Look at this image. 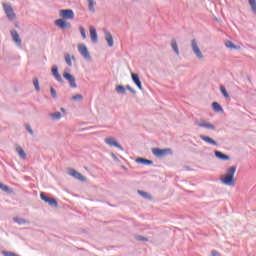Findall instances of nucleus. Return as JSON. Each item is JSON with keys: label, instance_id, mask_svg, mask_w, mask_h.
Instances as JSON below:
<instances>
[{"label": "nucleus", "instance_id": "obj_1", "mask_svg": "<svg viewBox=\"0 0 256 256\" xmlns=\"http://www.w3.org/2000/svg\"><path fill=\"white\" fill-rule=\"evenodd\" d=\"M152 154L154 155V157H159V158L167 157V155H173V149H171V148H165V149L153 148Z\"/></svg>", "mask_w": 256, "mask_h": 256}, {"label": "nucleus", "instance_id": "obj_2", "mask_svg": "<svg viewBox=\"0 0 256 256\" xmlns=\"http://www.w3.org/2000/svg\"><path fill=\"white\" fill-rule=\"evenodd\" d=\"M64 79L68 81L70 87L72 89H77V83L75 82V76H73L71 73H69V68H66L63 73Z\"/></svg>", "mask_w": 256, "mask_h": 256}, {"label": "nucleus", "instance_id": "obj_3", "mask_svg": "<svg viewBox=\"0 0 256 256\" xmlns=\"http://www.w3.org/2000/svg\"><path fill=\"white\" fill-rule=\"evenodd\" d=\"M3 9L9 21H13L16 17L13 7H11L9 4H3Z\"/></svg>", "mask_w": 256, "mask_h": 256}, {"label": "nucleus", "instance_id": "obj_4", "mask_svg": "<svg viewBox=\"0 0 256 256\" xmlns=\"http://www.w3.org/2000/svg\"><path fill=\"white\" fill-rule=\"evenodd\" d=\"M191 47L194 55H196L198 59H203V53L201 52V49H199V44L197 43V40L193 39L191 41Z\"/></svg>", "mask_w": 256, "mask_h": 256}, {"label": "nucleus", "instance_id": "obj_5", "mask_svg": "<svg viewBox=\"0 0 256 256\" xmlns=\"http://www.w3.org/2000/svg\"><path fill=\"white\" fill-rule=\"evenodd\" d=\"M78 51L80 55L86 59V61H91V55L89 54V50L85 44H78Z\"/></svg>", "mask_w": 256, "mask_h": 256}, {"label": "nucleus", "instance_id": "obj_6", "mask_svg": "<svg viewBox=\"0 0 256 256\" xmlns=\"http://www.w3.org/2000/svg\"><path fill=\"white\" fill-rule=\"evenodd\" d=\"M59 15L62 19H75V12L71 9L60 10Z\"/></svg>", "mask_w": 256, "mask_h": 256}, {"label": "nucleus", "instance_id": "obj_7", "mask_svg": "<svg viewBox=\"0 0 256 256\" xmlns=\"http://www.w3.org/2000/svg\"><path fill=\"white\" fill-rule=\"evenodd\" d=\"M221 182L223 183V185H227L228 187H233V185H235V178L231 176H227V174H224L221 177Z\"/></svg>", "mask_w": 256, "mask_h": 256}, {"label": "nucleus", "instance_id": "obj_8", "mask_svg": "<svg viewBox=\"0 0 256 256\" xmlns=\"http://www.w3.org/2000/svg\"><path fill=\"white\" fill-rule=\"evenodd\" d=\"M105 144L109 145L110 147H116L117 149H120V151H123V146L115 141V138L109 137L105 138Z\"/></svg>", "mask_w": 256, "mask_h": 256}, {"label": "nucleus", "instance_id": "obj_9", "mask_svg": "<svg viewBox=\"0 0 256 256\" xmlns=\"http://www.w3.org/2000/svg\"><path fill=\"white\" fill-rule=\"evenodd\" d=\"M68 174L71 175V177H74V179H78V181H87L85 176L81 175V173H79L73 168L68 170Z\"/></svg>", "mask_w": 256, "mask_h": 256}, {"label": "nucleus", "instance_id": "obj_10", "mask_svg": "<svg viewBox=\"0 0 256 256\" xmlns=\"http://www.w3.org/2000/svg\"><path fill=\"white\" fill-rule=\"evenodd\" d=\"M131 77H132L133 83L136 84V86L138 87V89H139L140 91H143V84L141 83V79L139 78V74H137V73H132V74H131Z\"/></svg>", "mask_w": 256, "mask_h": 256}, {"label": "nucleus", "instance_id": "obj_11", "mask_svg": "<svg viewBox=\"0 0 256 256\" xmlns=\"http://www.w3.org/2000/svg\"><path fill=\"white\" fill-rule=\"evenodd\" d=\"M198 127H202L204 129H209L210 131H215V125L205 122V120H201L197 123Z\"/></svg>", "mask_w": 256, "mask_h": 256}, {"label": "nucleus", "instance_id": "obj_12", "mask_svg": "<svg viewBox=\"0 0 256 256\" xmlns=\"http://www.w3.org/2000/svg\"><path fill=\"white\" fill-rule=\"evenodd\" d=\"M55 25L57 27H60V29H67V28L70 29V27H71V23L65 22V20H63V19L56 20Z\"/></svg>", "mask_w": 256, "mask_h": 256}, {"label": "nucleus", "instance_id": "obj_13", "mask_svg": "<svg viewBox=\"0 0 256 256\" xmlns=\"http://www.w3.org/2000/svg\"><path fill=\"white\" fill-rule=\"evenodd\" d=\"M214 155H215V157H217V159H220V161H229V159H231V157L229 155L224 154L223 152H221L219 150H215Z\"/></svg>", "mask_w": 256, "mask_h": 256}, {"label": "nucleus", "instance_id": "obj_14", "mask_svg": "<svg viewBox=\"0 0 256 256\" xmlns=\"http://www.w3.org/2000/svg\"><path fill=\"white\" fill-rule=\"evenodd\" d=\"M200 139L202 141H205V143H208V145H214V146H217L219 145L217 143V141H215L213 138L209 137V136H206V135H203V134H200Z\"/></svg>", "mask_w": 256, "mask_h": 256}, {"label": "nucleus", "instance_id": "obj_15", "mask_svg": "<svg viewBox=\"0 0 256 256\" xmlns=\"http://www.w3.org/2000/svg\"><path fill=\"white\" fill-rule=\"evenodd\" d=\"M52 75L55 77L58 83H63V77H61V75L59 74V68H57V66L52 67Z\"/></svg>", "mask_w": 256, "mask_h": 256}, {"label": "nucleus", "instance_id": "obj_16", "mask_svg": "<svg viewBox=\"0 0 256 256\" xmlns=\"http://www.w3.org/2000/svg\"><path fill=\"white\" fill-rule=\"evenodd\" d=\"M11 36H12L14 43H16V45L18 47H21L22 41H21V37H19V33H17L16 30H13V31H11Z\"/></svg>", "mask_w": 256, "mask_h": 256}, {"label": "nucleus", "instance_id": "obj_17", "mask_svg": "<svg viewBox=\"0 0 256 256\" xmlns=\"http://www.w3.org/2000/svg\"><path fill=\"white\" fill-rule=\"evenodd\" d=\"M105 40L107 41V44L109 47H113L114 42H113V35H111V32L105 31Z\"/></svg>", "mask_w": 256, "mask_h": 256}, {"label": "nucleus", "instance_id": "obj_18", "mask_svg": "<svg viewBox=\"0 0 256 256\" xmlns=\"http://www.w3.org/2000/svg\"><path fill=\"white\" fill-rule=\"evenodd\" d=\"M136 163H139L140 165H153L152 160H149L143 157L136 158Z\"/></svg>", "mask_w": 256, "mask_h": 256}, {"label": "nucleus", "instance_id": "obj_19", "mask_svg": "<svg viewBox=\"0 0 256 256\" xmlns=\"http://www.w3.org/2000/svg\"><path fill=\"white\" fill-rule=\"evenodd\" d=\"M88 4V11L90 13H95V7L97 6V1L95 0H86Z\"/></svg>", "mask_w": 256, "mask_h": 256}, {"label": "nucleus", "instance_id": "obj_20", "mask_svg": "<svg viewBox=\"0 0 256 256\" xmlns=\"http://www.w3.org/2000/svg\"><path fill=\"white\" fill-rule=\"evenodd\" d=\"M90 37L93 43H97L98 36H97V29H95V27H90Z\"/></svg>", "mask_w": 256, "mask_h": 256}, {"label": "nucleus", "instance_id": "obj_21", "mask_svg": "<svg viewBox=\"0 0 256 256\" xmlns=\"http://www.w3.org/2000/svg\"><path fill=\"white\" fill-rule=\"evenodd\" d=\"M171 47H172V50L174 51L175 55L179 56L180 52H179V45H177V40H175V39L171 40Z\"/></svg>", "mask_w": 256, "mask_h": 256}, {"label": "nucleus", "instance_id": "obj_22", "mask_svg": "<svg viewBox=\"0 0 256 256\" xmlns=\"http://www.w3.org/2000/svg\"><path fill=\"white\" fill-rule=\"evenodd\" d=\"M237 172V166H231L230 168L227 169L226 175L228 177L235 178V173Z\"/></svg>", "mask_w": 256, "mask_h": 256}, {"label": "nucleus", "instance_id": "obj_23", "mask_svg": "<svg viewBox=\"0 0 256 256\" xmlns=\"http://www.w3.org/2000/svg\"><path fill=\"white\" fill-rule=\"evenodd\" d=\"M212 109L216 113H223V107L218 102H213L212 103Z\"/></svg>", "mask_w": 256, "mask_h": 256}, {"label": "nucleus", "instance_id": "obj_24", "mask_svg": "<svg viewBox=\"0 0 256 256\" xmlns=\"http://www.w3.org/2000/svg\"><path fill=\"white\" fill-rule=\"evenodd\" d=\"M16 152L18 153L19 157H21V159H27V154L25 153V150L21 148V146L16 147Z\"/></svg>", "mask_w": 256, "mask_h": 256}, {"label": "nucleus", "instance_id": "obj_25", "mask_svg": "<svg viewBox=\"0 0 256 256\" xmlns=\"http://www.w3.org/2000/svg\"><path fill=\"white\" fill-rule=\"evenodd\" d=\"M116 92L119 95H126L127 94V89L123 85H118V86H116Z\"/></svg>", "mask_w": 256, "mask_h": 256}, {"label": "nucleus", "instance_id": "obj_26", "mask_svg": "<svg viewBox=\"0 0 256 256\" xmlns=\"http://www.w3.org/2000/svg\"><path fill=\"white\" fill-rule=\"evenodd\" d=\"M49 116L53 121H59L62 117L61 112L50 113Z\"/></svg>", "mask_w": 256, "mask_h": 256}, {"label": "nucleus", "instance_id": "obj_27", "mask_svg": "<svg viewBox=\"0 0 256 256\" xmlns=\"http://www.w3.org/2000/svg\"><path fill=\"white\" fill-rule=\"evenodd\" d=\"M14 223H17L18 225H27L29 223L27 220L19 217H14L13 218Z\"/></svg>", "mask_w": 256, "mask_h": 256}, {"label": "nucleus", "instance_id": "obj_28", "mask_svg": "<svg viewBox=\"0 0 256 256\" xmlns=\"http://www.w3.org/2000/svg\"><path fill=\"white\" fill-rule=\"evenodd\" d=\"M46 203H48L50 207H58L59 205V203L57 202V199L55 198H48V200H46Z\"/></svg>", "mask_w": 256, "mask_h": 256}, {"label": "nucleus", "instance_id": "obj_29", "mask_svg": "<svg viewBox=\"0 0 256 256\" xmlns=\"http://www.w3.org/2000/svg\"><path fill=\"white\" fill-rule=\"evenodd\" d=\"M64 58L68 65H72L73 61H75V56H71L70 54H65Z\"/></svg>", "mask_w": 256, "mask_h": 256}, {"label": "nucleus", "instance_id": "obj_30", "mask_svg": "<svg viewBox=\"0 0 256 256\" xmlns=\"http://www.w3.org/2000/svg\"><path fill=\"white\" fill-rule=\"evenodd\" d=\"M225 46L227 47V49H231V51L237 49V46L233 42H231L230 40H227L225 42Z\"/></svg>", "mask_w": 256, "mask_h": 256}, {"label": "nucleus", "instance_id": "obj_31", "mask_svg": "<svg viewBox=\"0 0 256 256\" xmlns=\"http://www.w3.org/2000/svg\"><path fill=\"white\" fill-rule=\"evenodd\" d=\"M220 91L225 99H229V93L227 92V88L225 86H220Z\"/></svg>", "mask_w": 256, "mask_h": 256}, {"label": "nucleus", "instance_id": "obj_32", "mask_svg": "<svg viewBox=\"0 0 256 256\" xmlns=\"http://www.w3.org/2000/svg\"><path fill=\"white\" fill-rule=\"evenodd\" d=\"M248 3L252 9L254 15H256V0H248Z\"/></svg>", "mask_w": 256, "mask_h": 256}, {"label": "nucleus", "instance_id": "obj_33", "mask_svg": "<svg viewBox=\"0 0 256 256\" xmlns=\"http://www.w3.org/2000/svg\"><path fill=\"white\" fill-rule=\"evenodd\" d=\"M138 194L144 199H151V195L143 190H138Z\"/></svg>", "mask_w": 256, "mask_h": 256}, {"label": "nucleus", "instance_id": "obj_34", "mask_svg": "<svg viewBox=\"0 0 256 256\" xmlns=\"http://www.w3.org/2000/svg\"><path fill=\"white\" fill-rule=\"evenodd\" d=\"M33 85H34L36 91H41V87L39 86V79L38 78L33 79Z\"/></svg>", "mask_w": 256, "mask_h": 256}, {"label": "nucleus", "instance_id": "obj_35", "mask_svg": "<svg viewBox=\"0 0 256 256\" xmlns=\"http://www.w3.org/2000/svg\"><path fill=\"white\" fill-rule=\"evenodd\" d=\"M80 34L82 35L83 39H87V33L85 32V28L83 26L79 27Z\"/></svg>", "mask_w": 256, "mask_h": 256}, {"label": "nucleus", "instance_id": "obj_36", "mask_svg": "<svg viewBox=\"0 0 256 256\" xmlns=\"http://www.w3.org/2000/svg\"><path fill=\"white\" fill-rule=\"evenodd\" d=\"M73 101H83V95L81 94H76L72 97Z\"/></svg>", "mask_w": 256, "mask_h": 256}, {"label": "nucleus", "instance_id": "obj_37", "mask_svg": "<svg viewBox=\"0 0 256 256\" xmlns=\"http://www.w3.org/2000/svg\"><path fill=\"white\" fill-rule=\"evenodd\" d=\"M50 93H51V97L53 99H57V90H55V88L51 87L50 88Z\"/></svg>", "mask_w": 256, "mask_h": 256}, {"label": "nucleus", "instance_id": "obj_38", "mask_svg": "<svg viewBox=\"0 0 256 256\" xmlns=\"http://www.w3.org/2000/svg\"><path fill=\"white\" fill-rule=\"evenodd\" d=\"M50 197H48L44 192H41L40 199L46 203L49 200Z\"/></svg>", "mask_w": 256, "mask_h": 256}, {"label": "nucleus", "instance_id": "obj_39", "mask_svg": "<svg viewBox=\"0 0 256 256\" xmlns=\"http://www.w3.org/2000/svg\"><path fill=\"white\" fill-rule=\"evenodd\" d=\"M136 241H149V238L138 235L136 236Z\"/></svg>", "mask_w": 256, "mask_h": 256}, {"label": "nucleus", "instance_id": "obj_40", "mask_svg": "<svg viewBox=\"0 0 256 256\" xmlns=\"http://www.w3.org/2000/svg\"><path fill=\"white\" fill-rule=\"evenodd\" d=\"M0 189L2 190V191H9V186H7V185H4L3 183H1L0 182Z\"/></svg>", "mask_w": 256, "mask_h": 256}, {"label": "nucleus", "instance_id": "obj_41", "mask_svg": "<svg viewBox=\"0 0 256 256\" xmlns=\"http://www.w3.org/2000/svg\"><path fill=\"white\" fill-rule=\"evenodd\" d=\"M126 89H127L128 91H130V93H132L133 95H135V94L137 93V91H135V89H133L130 85H127V86H126Z\"/></svg>", "mask_w": 256, "mask_h": 256}, {"label": "nucleus", "instance_id": "obj_42", "mask_svg": "<svg viewBox=\"0 0 256 256\" xmlns=\"http://www.w3.org/2000/svg\"><path fill=\"white\" fill-rule=\"evenodd\" d=\"M26 131H28V133H30V135H33V128H31V125H29V124L26 125Z\"/></svg>", "mask_w": 256, "mask_h": 256}, {"label": "nucleus", "instance_id": "obj_43", "mask_svg": "<svg viewBox=\"0 0 256 256\" xmlns=\"http://www.w3.org/2000/svg\"><path fill=\"white\" fill-rule=\"evenodd\" d=\"M111 157L116 163H119V158L115 155V153H111Z\"/></svg>", "mask_w": 256, "mask_h": 256}, {"label": "nucleus", "instance_id": "obj_44", "mask_svg": "<svg viewBox=\"0 0 256 256\" xmlns=\"http://www.w3.org/2000/svg\"><path fill=\"white\" fill-rule=\"evenodd\" d=\"M211 256H221V253H219L217 250H212Z\"/></svg>", "mask_w": 256, "mask_h": 256}, {"label": "nucleus", "instance_id": "obj_45", "mask_svg": "<svg viewBox=\"0 0 256 256\" xmlns=\"http://www.w3.org/2000/svg\"><path fill=\"white\" fill-rule=\"evenodd\" d=\"M61 111L65 112V108H61Z\"/></svg>", "mask_w": 256, "mask_h": 256}, {"label": "nucleus", "instance_id": "obj_46", "mask_svg": "<svg viewBox=\"0 0 256 256\" xmlns=\"http://www.w3.org/2000/svg\"><path fill=\"white\" fill-rule=\"evenodd\" d=\"M122 169H127V167H125V166H122Z\"/></svg>", "mask_w": 256, "mask_h": 256}, {"label": "nucleus", "instance_id": "obj_47", "mask_svg": "<svg viewBox=\"0 0 256 256\" xmlns=\"http://www.w3.org/2000/svg\"><path fill=\"white\" fill-rule=\"evenodd\" d=\"M132 1H134V2H135V1H137V0H132Z\"/></svg>", "mask_w": 256, "mask_h": 256}]
</instances>
